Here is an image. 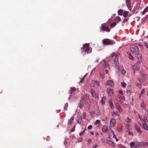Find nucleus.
I'll use <instances>...</instances> for the list:
<instances>
[{
  "label": "nucleus",
  "mask_w": 148,
  "mask_h": 148,
  "mask_svg": "<svg viewBox=\"0 0 148 148\" xmlns=\"http://www.w3.org/2000/svg\"><path fill=\"white\" fill-rule=\"evenodd\" d=\"M99 59H97V60H96V62H99Z\"/></svg>",
  "instance_id": "nucleus-63"
},
{
  "label": "nucleus",
  "mask_w": 148,
  "mask_h": 148,
  "mask_svg": "<svg viewBox=\"0 0 148 148\" xmlns=\"http://www.w3.org/2000/svg\"><path fill=\"white\" fill-rule=\"evenodd\" d=\"M88 99V95H83L82 98L81 99L83 100L84 101H86Z\"/></svg>",
  "instance_id": "nucleus-14"
},
{
  "label": "nucleus",
  "mask_w": 148,
  "mask_h": 148,
  "mask_svg": "<svg viewBox=\"0 0 148 148\" xmlns=\"http://www.w3.org/2000/svg\"><path fill=\"white\" fill-rule=\"evenodd\" d=\"M113 90L110 88H108L107 89V93L109 96H111L113 94Z\"/></svg>",
  "instance_id": "nucleus-11"
},
{
  "label": "nucleus",
  "mask_w": 148,
  "mask_h": 148,
  "mask_svg": "<svg viewBox=\"0 0 148 148\" xmlns=\"http://www.w3.org/2000/svg\"><path fill=\"white\" fill-rule=\"evenodd\" d=\"M109 103H112V98H110L109 101Z\"/></svg>",
  "instance_id": "nucleus-51"
},
{
  "label": "nucleus",
  "mask_w": 148,
  "mask_h": 148,
  "mask_svg": "<svg viewBox=\"0 0 148 148\" xmlns=\"http://www.w3.org/2000/svg\"><path fill=\"white\" fill-rule=\"evenodd\" d=\"M100 122V121L99 120H97L95 122H94V124L96 125L99 124Z\"/></svg>",
  "instance_id": "nucleus-37"
},
{
  "label": "nucleus",
  "mask_w": 148,
  "mask_h": 148,
  "mask_svg": "<svg viewBox=\"0 0 148 148\" xmlns=\"http://www.w3.org/2000/svg\"><path fill=\"white\" fill-rule=\"evenodd\" d=\"M86 74L84 76V77L82 79L81 78V80L79 81V83H83L84 81V79L85 78Z\"/></svg>",
  "instance_id": "nucleus-34"
},
{
  "label": "nucleus",
  "mask_w": 148,
  "mask_h": 148,
  "mask_svg": "<svg viewBox=\"0 0 148 148\" xmlns=\"http://www.w3.org/2000/svg\"><path fill=\"white\" fill-rule=\"evenodd\" d=\"M119 116V114H118V112H114L112 113V116L114 117L115 116Z\"/></svg>",
  "instance_id": "nucleus-27"
},
{
  "label": "nucleus",
  "mask_w": 148,
  "mask_h": 148,
  "mask_svg": "<svg viewBox=\"0 0 148 148\" xmlns=\"http://www.w3.org/2000/svg\"><path fill=\"white\" fill-rule=\"evenodd\" d=\"M83 106V103L80 102L79 105V107L80 108H82Z\"/></svg>",
  "instance_id": "nucleus-40"
},
{
  "label": "nucleus",
  "mask_w": 148,
  "mask_h": 148,
  "mask_svg": "<svg viewBox=\"0 0 148 148\" xmlns=\"http://www.w3.org/2000/svg\"><path fill=\"white\" fill-rule=\"evenodd\" d=\"M90 45L88 43H86L83 45V47L81 49L82 51V52H84L87 54L90 53L91 52L92 49L89 47Z\"/></svg>",
  "instance_id": "nucleus-1"
},
{
  "label": "nucleus",
  "mask_w": 148,
  "mask_h": 148,
  "mask_svg": "<svg viewBox=\"0 0 148 148\" xmlns=\"http://www.w3.org/2000/svg\"><path fill=\"white\" fill-rule=\"evenodd\" d=\"M119 93L121 95H122L123 94V92L122 91L120 90L119 91Z\"/></svg>",
  "instance_id": "nucleus-56"
},
{
  "label": "nucleus",
  "mask_w": 148,
  "mask_h": 148,
  "mask_svg": "<svg viewBox=\"0 0 148 148\" xmlns=\"http://www.w3.org/2000/svg\"><path fill=\"white\" fill-rule=\"evenodd\" d=\"M101 29L102 31H105L106 32H109L110 31V29L107 26L104 25H102Z\"/></svg>",
  "instance_id": "nucleus-6"
},
{
  "label": "nucleus",
  "mask_w": 148,
  "mask_h": 148,
  "mask_svg": "<svg viewBox=\"0 0 148 148\" xmlns=\"http://www.w3.org/2000/svg\"><path fill=\"white\" fill-rule=\"evenodd\" d=\"M135 85L137 86L138 88L140 89L141 87V85L140 84H138L137 82H135Z\"/></svg>",
  "instance_id": "nucleus-28"
},
{
  "label": "nucleus",
  "mask_w": 148,
  "mask_h": 148,
  "mask_svg": "<svg viewBox=\"0 0 148 148\" xmlns=\"http://www.w3.org/2000/svg\"><path fill=\"white\" fill-rule=\"evenodd\" d=\"M86 130V129L85 130H84V131H83L82 132H81V133H79V135L80 136H82L83 135L84 133L85 132Z\"/></svg>",
  "instance_id": "nucleus-39"
},
{
  "label": "nucleus",
  "mask_w": 148,
  "mask_h": 148,
  "mask_svg": "<svg viewBox=\"0 0 148 148\" xmlns=\"http://www.w3.org/2000/svg\"><path fill=\"white\" fill-rule=\"evenodd\" d=\"M125 2L127 6L129 8L131 7V0H126Z\"/></svg>",
  "instance_id": "nucleus-17"
},
{
  "label": "nucleus",
  "mask_w": 148,
  "mask_h": 148,
  "mask_svg": "<svg viewBox=\"0 0 148 148\" xmlns=\"http://www.w3.org/2000/svg\"><path fill=\"white\" fill-rule=\"evenodd\" d=\"M113 98L114 99V101H115V100H116V101H117V99L116 97L115 96V97H113Z\"/></svg>",
  "instance_id": "nucleus-58"
},
{
  "label": "nucleus",
  "mask_w": 148,
  "mask_h": 148,
  "mask_svg": "<svg viewBox=\"0 0 148 148\" xmlns=\"http://www.w3.org/2000/svg\"><path fill=\"white\" fill-rule=\"evenodd\" d=\"M114 20L115 21L118 22L121 21V18L119 16H118L115 18Z\"/></svg>",
  "instance_id": "nucleus-26"
},
{
  "label": "nucleus",
  "mask_w": 148,
  "mask_h": 148,
  "mask_svg": "<svg viewBox=\"0 0 148 148\" xmlns=\"http://www.w3.org/2000/svg\"><path fill=\"white\" fill-rule=\"evenodd\" d=\"M143 127L144 129L147 130H148V127L147 124L145 123H143Z\"/></svg>",
  "instance_id": "nucleus-20"
},
{
  "label": "nucleus",
  "mask_w": 148,
  "mask_h": 148,
  "mask_svg": "<svg viewBox=\"0 0 148 148\" xmlns=\"http://www.w3.org/2000/svg\"><path fill=\"white\" fill-rule=\"evenodd\" d=\"M116 25V22H114L112 24H111L110 25L111 27H113L115 26Z\"/></svg>",
  "instance_id": "nucleus-38"
},
{
  "label": "nucleus",
  "mask_w": 148,
  "mask_h": 148,
  "mask_svg": "<svg viewBox=\"0 0 148 148\" xmlns=\"http://www.w3.org/2000/svg\"><path fill=\"white\" fill-rule=\"evenodd\" d=\"M148 11V6H147L144 10L142 13V14H144L146 12Z\"/></svg>",
  "instance_id": "nucleus-25"
},
{
  "label": "nucleus",
  "mask_w": 148,
  "mask_h": 148,
  "mask_svg": "<svg viewBox=\"0 0 148 148\" xmlns=\"http://www.w3.org/2000/svg\"><path fill=\"white\" fill-rule=\"evenodd\" d=\"M109 104H110V108L111 109H113L114 107V105L112 103H109Z\"/></svg>",
  "instance_id": "nucleus-42"
},
{
  "label": "nucleus",
  "mask_w": 148,
  "mask_h": 148,
  "mask_svg": "<svg viewBox=\"0 0 148 148\" xmlns=\"http://www.w3.org/2000/svg\"><path fill=\"white\" fill-rule=\"evenodd\" d=\"M111 56L112 58H115L114 61V64L116 65H118L119 64V54H116L114 53H112L111 54Z\"/></svg>",
  "instance_id": "nucleus-2"
},
{
  "label": "nucleus",
  "mask_w": 148,
  "mask_h": 148,
  "mask_svg": "<svg viewBox=\"0 0 148 148\" xmlns=\"http://www.w3.org/2000/svg\"><path fill=\"white\" fill-rule=\"evenodd\" d=\"M114 41L108 39H104L103 40V44L106 45H112Z\"/></svg>",
  "instance_id": "nucleus-5"
},
{
  "label": "nucleus",
  "mask_w": 148,
  "mask_h": 148,
  "mask_svg": "<svg viewBox=\"0 0 148 148\" xmlns=\"http://www.w3.org/2000/svg\"><path fill=\"white\" fill-rule=\"evenodd\" d=\"M147 119V117L146 116H145V115L144 116V118L143 119V121L144 122H145Z\"/></svg>",
  "instance_id": "nucleus-46"
},
{
  "label": "nucleus",
  "mask_w": 148,
  "mask_h": 148,
  "mask_svg": "<svg viewBox=\"0 0 148 148\" xmlns=\"http://www.w3.org/2000/svg\"><path fill=\"white\" fill-rule=\"evenodd\" d=\"M75 126H73V128H72V129L71 130V132H73L75 130Z\"/></svg>",
  "instance_id": "nucleus-48"
},
{
  "label": "nucleus",
  "mask_w": 148,
  "mask_h": 148,
  "mask_svg": "<svg viewBox=\"0 0 148 148\" xmlns=\"http://www.w3.org/2000/svg\"><path fill=\"white\" fill-rule=\"evenodd\" d=\"M126 84L125 83H121V86L124 88L126 87Z\"/></svg>",
  "instance_id": "nucleus-36"
},
{
  "label": "nucleus",
  "mask_w": 148,
  "mask_h": 148,
  "mask_svg": "<svg viewBox=\"0 0 148 148\" xmlns=\"http://www.w3.org/2000/svg\"><path fill=\"white\" fill-rule=\"evenodd\" d=\"M90 92L92 97H94L95 98H98V94L97 93H96L95 91L93 89H90Z\"/></svg>",
  "instance_id": "nucleus-7"
},
{
  "label": "nucleus",
  "mask_w": 148,
  "mask_h": 148,
  "mask_svg": "<svg viewBox=\"0 0 148 148\" xmlns=\"http://www.w3.org/2000/svg\"><path fill=\"white\" fill-rule=\"evenodd\" d=\"M86 114L85 113H84L82 115V118L83 119H86Z\"/></svg>",
  "instance_id": "nucleus-45"
},
{
  "label": "nucleus",
  "mask_w": 148,
  "mask_h": 148,
  "mask_svg": "<svg viewBox=\"0 0 148 148\" xmlns=\"http://www.w3.org/2000/svg\"><path fill=\"white\" fill-rule=\"evenodd\" d=\"M74 117L72 116L70 119H69L68 123L69 124H72L73 121L74 120Z\"/></svg>",
  "instance_id": "nucleus-22"
},
{
  "label": "nucleus",
  "mask_w": 148,
  "mask_h": 148,
  "mask_svg": "<svg viewBox=\"0 0 148 148\" xmlns=\"http://www.w3.org/2000/svg\"><path fill=\"white\" fill-rule=\"evenodd\" d=\"M100 111L99 109H97L94 112V114L97 116L99 115L100 114Z\"/></svg>",
  "instance_id": "nucleus-21"
},
{
  "label": "nucleus",
  "mask_w": 148,
  "mask_h": 148,
  "mask_svg": "<svg viewBox=\"0 0 148 148\" xmlns=\"http://www.w3.org/2000/svg\"><path fill=\"white\" fill-rule=\"evenodd\" d=\"M99 82L97 80H92L91 82L90 86L92 87H94L96 86H98Z\"/></svg>",
  "instance_id": "nucleus-8"
},
{
  "label": "nucleus",
  "mask_w": 148,
  "mask_h": 148,
  "mask_svg": "<svg viewBox=\"0 0 148 148\" xmlns=\"http://www.w3.org/2000/svg\"><path fill=\"white\" fill-rule=\"evenodd\" d=\"M108 130V127L106 126H104L102 129V131L103 132H106Z\"/></svg>",
  "instance_id": "nucleus-19"
},
{
  "label": "nucleus",
  "mask_w": 148,
  "mask_h": 148,
  "mask_svg": "<svg viewBox=\"0 0 148 148\" xmlns=\"http://www.w3.org/2000/svg\"><path fill=\"white\" fill-rule=\"evenodd\" d=\"M90 134L92 135H94V132H90Z\"/></svg>",
  "instance_id": "nucleus-61"
},
{
  "label": "nucleus",
  "mask_w": 148,
  "mask_h": 148,
  "mask_svg": "<svg viewBox=\"0 0 148 148\" xmlns=\"http://www.w3.org/2000/svg\"><path fill=\"white\" fill-rule=\"evenodd\" d=\"M121 98L123 100H124L125 99V98L124 97H121Z\"/></svg>",
  "instance_id": "nucleus-62"
},
{
  "label": "nucleus",
  "mask_w": 148,
  "mask_h": 148,
  "mask_svg": "<svg viewBox=\"0 0 148 148\" xmlns=\"http://www.w3.org/2000/svg\"><path fill=\"white\" fill-rule=\"evenodd\" d=\"M120 73L123 75H125V71L123 69L120 70Z\"/></svg>",
  "instance_id": "nucleus-31"
},
{
  "label": "nucleus",
  "mask_w": 148,
  "mask_h": 148,
  "mask_svg": "<svg viewBox=\"0 0 148 148\" xmlns=\"http://www.w3.org/2000/svg\"><path fill=\"white\" fill-rule=\"evenodd\" d=\"M131 122V120L130 119H129V118L128 117H127V118L126 122L128 123H130Z\"/></svg>",
  "instance_id": "nucleus-35"
},
{
  "label": "nucleus",
  "mask_w": 148,
  "mask_h": 148,
  "mask_svg": "<svg viewBox=\"0 0 148 148\" xmlns=\"http://www.w3.org/2000/svg\"><path fill=\"white\" fill-rule=\"evenodd\" d=\"M128 12L127 11H125L123 13V16L124 17H126L128 14Z\"/></svg>",
  "instance_id": "nucleus-29"
},
{
  "label": "nucleus",
  "mask_w": 148,
  "mask_h": 148,
  "mask_svg": "<svg viewBox=\"0 0 148 148\" xmlns=\"http://www.w3.org/2000/svg\"><path fill=\"white\" fill-rule=\"evenodd\" d=\"M105 73H106L108 74V70L106 69L105 70Z\"/></svg>",
  "instance_id": "nucleus-59"
},
{
  "label": "nucleus",
  "mask_w": 148,
  "mask_h": 148,
  "mask_svg": "<svg viewBox=\"0 0 148 148\" xmlns=\"http://www.w3.org/2000/svg\"><path fill=\"white\" fill-rule=\"evenodd\" d=\"M77 140L79 142H80L82 140V137H79L78 138Z\"/></svg>",
  "instance_id": "nucleus-43"
},
{
  "label": "nucleus",
  "mask_w": 148,
  "mask_h": 148,
  "mask_svg": "<svg viewBox=\"0 0 148 148\" xmlns=\"http://www.w3.org/2000/svg\"><path fill=\"white\" fill-rule=\"evenodd\" d=\"M103 62L104 63V66L106 68H108L109 67V64L108 63L106 62L105 60H103Z\"/></svg>",
  "instance_id": "nucleus-24"
},
{
  "label": "nucleus",
  "mask_w": 148,
  "mask_h": 148,
  "mask_svg": "<svg viewBox=\"0 0 148 148\" xmlns=\"http://www.w3.org/2000/svg\"><path fill=\"white\" fill-rule=\"evenodd\" d=\"M116 123V121L114 119H112L110 121V126L111 127H113L115 125Z\"/></svg>",
  "instance_id": "nucleus-12"
},
{
  "label": "nucleus",
  "mask_w": 148,
  "mask_h": 148,
  "mask_svg": "<svg viewBox=\"0 0 148 148\" xmlns=\"http://www.w3.org/2000/svg\"><path fill=\"white\" fill-rule=\"evenodd\" d=\"M131 51L135 54H138V53L139 50L137 47L135 45L132 46L130 48Z\"/></svg>",
  "instance_id": "nucleus-3"
},
{
  "label": "nucleus",
  "mask_w": 148,
  "mask_h": 148,
  "mask_svg": "<svg viewBox=\"0 0 148 148\" xmlns=\"http://www.w3.org/2000/svg\"><path fill=\"white\" fill-rule=\"evenodd\" d=\"M118 12L119 15L121 16L122 15L123 11L121 9H120L118 11Z\"/></svg>",
  "instance_id": "nucleus-30"
},
{
  "label": "nucleus",
  "mask_w": 148,
  "mask_h": 148,
  "mask_svg": "<svg viewBox=\"0 0 148 148\" xmlns=\"http://www.w3.org/2000/svg\"><path fill=\"white\" fill-rule=\"evenodd\" d=\"M138 118L140 119L141 121H143V118L141 117L140 115H138Z\"/></svg>",
  "instance_id": "nucleus-49"
},
{
  "label": "nucleus",
  "mask_w": 148,
  "mask_h": 148,
  "mask_svg": "<svg viewBox=\"0 0 148 148\" xmlns=\"http://www.w3.org/2000/svg\"><path fill=\"white\" fill-rule=\"evenodd\" d=\"M134 125L135 128L138 133L141 135L142 133V132L139 126L136 123H134Z\"/></svg>",
  "instance_id": "nucleus-9"
},
{
  "label": "nucleus",
  "mask_w": 148,
  "mask_h": 148,
  "mask_svg": "<svg viewBox=\"0 0 148 148\" xmlns=\"http://www.w3.org/2000/svg\"><path fill=\"white\" fill-rule=\"evenodd\" d=\"M145 145H147V146H148V143L147 142L146 143H145Z\"/></svg>",
  "instance_id": "nucleus-64"
},
{
  "label": "nucleus",
  "mask_w": 148,
  "mask_h": 148,
  "mask_svg": "<svg viewBox=\"0 0 148 148\" xmlns=\"http://www.w3.org/2000/svg\"><path fill=\"white\" fill-rule=\"evenodd\" d=\"M107 85L109 86L110 87L113 86L114 85L113 82L111 80H109L106 83Z\"/></svg>",
  "instance_id": "nucleus-16"
},
{
  "label": "nucleus",
  "mask_w": 148,
  "mask_h": 148,
  "mask_svg": "<svg viewBox=\"0 0 148 148\" xmlns=\"http://www.w3.org/2000/svg\"><path fill=\"white\" fill-rule=\"evenodd\" d=\"M139 63H137L134 65L133 66V72L134 73H135L136 71H138L139 69V66L138 65Z\"/></svg>",
  "instance_id": "nucleus-10"
},
{
  "label": "nucleus",
  "mask_w": 148,
  "mask_h": 148,
  "mask_svg": "<svg viewBox=\"0 0 148 148\" xmlns=\"http://www.w3.org/2000/svg\"><path fill=\"white\" fill-rule=\"evenodd\" d=\"M116 109L119 110L120 112H121L122 111V109L121 108L120 106L119 103L117 102H115V104Z\"/></svg>",
  "instance_id": "nucleus-13"
},
{
  "label": "nucleus",
  "mask_w": 148,
  "mask_h": 148,
  "mask_svg": "<svg viewBox=\"0 0 148 148\" xmlns=\"http://www.w3.org/2000/svg\"><path fill=\"white\" fill-rule=\"evenodd\" d=\"M109 144L112 147H114L115 146L114 143L112 141H111V142L109 143Z\"/></svg>",
  "instance_id": "nucleus-32"
},
{
  "label": "nucleus",
  "mask_w": 148,
  "mask_h": 148,
  "mask_svg": "<svg viewBox=\"0 0 148 148\" xmlns=\"http://www.w3.org/2000/svg\"><path fill=\"white\" fill-rule=\"evenodd\" d=\"M127 54L128 55V58H129L132 60H133V58L130 52H127Z\"/></svg>",
  "instance_id": "nucleus-23"
},
{
  "label": "nucleus",
  "mask_w": 148,
  "mask_h": 148,
  "mask_svg": "<svg viewBox=\"0 0 148 148\" xmlns=\"http://www.w3.org/2000/svg\"><path fill=\"white\" fill-rule=\"evenodd\" d=\"M145 144L143 142H137L136 143V148H145Z\"/></svg>",
  "instance_id": "nucleus-4"
},
{
  "label": "nucleus",
  "mask_w": 148,
  "mask_h": 148,
  "mask_svg": "<svg viewBox=\"0 0 148 148\" xmlns=\"http://www.w3.org/2000/svg\"><path fill=\"white\" fill-rule=\"evenodd\" d=\"M111 133H112L113 135L115 134L114 131L113 130H111Z\"/></svg>",
  "instance_id": "nucleus-60"
},
{
  "label": "nucleus",
  "mask_w": 148,
  "mask_h": 148,
  "mask_svg": "<svg viewBox=\"0 0 148 148\" xmlns=\"http://www.w3.org/2000/svg\"><path fill=\"white\" fill-rule=\"evenodd\" d=\"M98 145L97 144H95L93 145L92 148H97V147L98 146Z\"/></svg>",
  "instance_id": "nucleus-44"
},
{
  "label": "nucleus",
  "mask_w": 148,
  "mask_h": 148,
  "mask_svg": "<svg viewBox=\"0 0 148 148\" xmlns=\"http://www.w3.org/2000/svg\"><path fill=\"white\" fill-rule=\"evenodd\" d=\"M136 143L134 142H131L130 143V146L132 148L134 147L136 148Z\"/></svg>",
  "instance_id": "nucleus-18"
},
{
  "label": "nucleus",
  "mask_w": 148,
  "mask_h": 148,
  "mask_svg": "<svg viewBox=\"0 0 148 148\" xmlns=\"http://www.w3.org/2000/svg\"><path fill=\"white\" fill-rule=\"evenodd\" d=\"M111 141L108 140V139H107L106 140V143L108 144L109 143H108V142H109L110 143L111 142Z\"/></svg>",
  "instance_id": "nucleus-55"
},
{
  "label": "nucleus",
  "mask_w": 148,
  "mask_h": 148,
  "mask_svg": "<svg viewBox=\"0 0 148 148\" xmlns=\"http://www.w3.org/2000/svg\"><path fill=\"white\" fill-rule=\"evenodd\" d=\"M76 90V89L75 88L73 87V88H71V92H70V94L71 95V93L72 92H74Z\"/></svg>",
  "instance_id": "nucleus-33"
},
{
  "label": "nucleus",
  "mask_w": 148,
  "mask_h": 148,
  "mask_svg": "<svg viewBox=\"0 0 148 148\" xmlns=\"http://www.w3.org/2000/svg\"><path fill=\"white\" fill-rule=\"evenodd\" d=\"M136 55H137V57L138 60V61H137V63H139V62L142 60L141 55L140 54H139V53L138 54Z\"/></svg>",
  "instance_id": "nucleus-15"
},
{
  "label": "nucleus",
  "mask_w": 148,
  "mask_h": 148,
  "mask_svg": "<svg viewBox=\"0 0 148 148\" xmlns=\"http://www.w3.org/2000/svg\"><path fill=\"white\" fill-rule=\"evenodd\" d=\"M145 92V90L144 89H142V91H141V95H140L143 93L144 92Z\"/></svg>",
  "instance_id": "nucleus-53"
},
{
  "label": "nucleus",
  "mask_w": 148,
  "mask_h": 148,
  "mask_svg": "<svg viewBox=\"0 0 148 148\" xmlns=\"http://www.w3.org/2000/svg\"><path fill=\"white\" fill-rule=\"evenodd\" d=\"M113 137L114 138H116V137L115 134H113Z\"/></svg>",
  "instance_id": "nucleus-57"
},
{
  "label": "nucleus",
  "mask_w": 148,
  "mask_h": 148,
  "mask_svg": "<svg viewBox=\"0 0 148 148\" xmlns=\"http://www.w3.org/2000/svg\"><path fill=\"white\" fill-rule=\"evenodd\" d=\"M92 128V125H89L88 127V130Z\"/></svg>",
  "instance_id": "nucleus-50"
},
{
  "label": "nucleus",
  "mask_w": 148,
  "mask_h": 148,
  "mask_svg": "<svg viewBox=\"0 0 148 148\" xmlns=\"http://www.w3.org/2000/svg\"><path fill=\"white\" fill-rule=\"evenodd\" d=\"M128 134L130 135H133V133L130 131H128Z\"/></svg>",
  "instance_id": "nucleus-47"
},
{
  "label": "nucleus",
  "mask_w": 148,
  "mask_h": 148,
  "mask_svg": "<svg viewBox=\"0 0 148 148\" xmlns=\"http://www.w3.org/2000/svg\"><path fill=\"white\" fill-rule=\"evenodd\" d=\"M145 44L146 47L148 49V44L145 43Z\"/></svg>",
  "instance_id": "nucleus-54"
},
{
  "label": "nucleus",
  "mask_w": 148,
  "mask_h": 148,
  "mask_svg": "<svg viewBox=\"0 0 148 148\" xmlns=\"http://www.w3.org/2000/svg\"><path fill=\"white\" fill-rule=\"evenodd\" d=\"M92 142V140L91 139H88V143H91Z\"/></svg>",
  "instance_id": "nucleus-52"
},
{
  "label": "nucleus",
  "mask_w": 148,
  "mask_h": 148,
  "mask_svg": "<svg viewBox=\"0 0 148 148\" xmlns=\"http://www.w3.org/2000/svg\"><path fill=\"white\" fill-rule=\"evenodd\" d=\"M129 19V18H127L123 20V22L124 23H125V22H127L128 21Z\"/></svg>",
  "instance_id": "nucleus-41"
}]
</instances>
